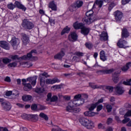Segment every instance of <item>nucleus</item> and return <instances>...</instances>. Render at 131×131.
Masks as SVG:
<instances>
[{"label":"nucleus","mask_w":131,"mask_h":131,"mask_svg":"<svg viewBox=\"0 0 131 131\" xmlns=\"http://www.w3.org/2000/svg\"><path fill=\"white\" fill-rule=\"evenodd\" d=\"M46 77V78H48V77H50V75H49L48 74V73H46V72H44V73H42V74H40V75H39V77Z\"/></svg>","instance_id":"48"},{"label":"nucleus","mask_w":131,"mask_h":131,"mask_svg":"<svg viewBox=\"0 0 131 131\" xmlns=\"http://www.w3.org/2000/svg\"><path fill=\"white\" fill-rule=\"evenodd\" d=\"M115 91L117 94H119V95H121L124 93V90H123V88H122L121 86H120V84H118L116 87H115Z\"/></svg>","instance_id":"21"},{"label":"nucleus","mask_w":131,"mask_h":131,"mask_svg":"<svg viewBox=\"0 0 131 131\" xmlns=\"http://www.w3.org/2000/svg\"><path fill=\"white\" fill-rule=\"evenodd\" d=\"M14 5L15 6V8H17V9H19L20 10H23V11H26V7L24 6L22 4L18 1H15L14 3Z\"/></svg>","instance_id":"18"},{"label":"nucleus","mask_w":131,"mask_h":131,"mask_svg":"<svg viewBox=\"0 0 131 131\" xmlns=\"http://www.w3.org/2000/svg\"><path fill=\"white\" fill-rule=\"evenodd\" d=\"M40 84L42 88L46 84V78L39 77Z\"/></svg>","instance_id":"34"},{"label":"nucleus","mask_w":131,"mask_h":131,"mask_svg":"<svg viewBox=\"0 0 131 131\" xmlns=\"http://www.w3.org/2000/svg\"><path fill=\"white\" fill-rule=\"evenodd\" d=\"M58 100V97L56 96H53L51 99H50V102H56V101H57Z\"/></svg>","instance_id":"53"},{"label":"nucleus","mask_w":131,"mask_h":131,"mask_svg":"<svg viewBox=\"0 0 131 131\" xmlns=\"http://www.w3.org/2000/svg\"><path fill=\"white\" fill-rule=\"evenodd\" d=\"M131 79H126V81H124L123 82V84H124L125 85H131Z\"/></svg>","instance_id":"45"},{"label":"nucleus","mask_w":131,"mask_h":131,"mask_svg":"<svg viewBox=\"0 0 131 131\" xmlns=\"http://www.w3.org/2000/svg\"><path fill=\"white\" fill-rule=\"evenodd\" d=\"M32 110H37V105L36 104H32L31 105Z\"/></svg>","instance_id":"60"},{"label":"nucleus","mask_w":131,"mask_h":131,"mask_svg":"<svg viewBox=\"0 0 131 131\" xmlns=\"http://www.w3.org/2000/svg\"><path fill=\"white\" fill-rule=\"evenodd\" d=\"M81 98L82 99H83L84 100H88V98H89V96H88V95H86V94H83V95H81Z\"/></svg>","instance_id":"58"},{"label":"nucleus","mask_w":131,"mask_h":131,"mask_svg":"<svg viewBox=\"0 0 131 131\" xmlns=\"http://www.w3.org/2000/svg\"><path fill=\"white\" fill-rule=\"evenodd\" d=\"M2 104L5 111H9V110H11L12 106L11 105V103H10V102H3Z\"/></svg>","instance_id":"24"},{"label":"nucleus","mask_w":131,"mask_h":131,"mask_svg":"<svg viewBox=\"0 0 131 131\" xmlns=\"http://www.w3.org/2000/svg\"><path fill=\"white\" fill-rule=\"evenodd\" d=\"M38 108L39 110H40L41 111H42V110H46V109H47V107L41 105H38Z\"/></svg>","instance_id":"51"},{"label":"nucleus","mask_w":131,"mask_h":131,"mask_svg":"<svg viewBox=\"0 0 131 131\" xmlns=\"http://www.w3.org/2000/svg\"><path fill=\"white\" fill-rule=\"evenodd\" d=\"M35 92H36L37 94H42V93L45 92V89L36 88L35 89Z\"/></svg>","instance_id":"40"},{"label":"nucleus","mask_w":131,"mask_h":131,"mask_svg":"<svg viewBox=\"0 0 131 131\" xmlns=\"http://www.w3.org/2000/svg\"><path fill=\"white\" fill-rule=\"evenodd\" d=\"M70 31V28L68 27V26H66L61 32V35H64L65 33H69Z\"/></svg>","instance_id":"33"},{"label":"nucleus","mask_w":131,"mask_h":131,"mask_svg":"<svg viewBox=\"0 0 131 131\" xmlns=\"http://www.w3.org/2000/svg\"><path fill=\"white\" fill-rule=\"evenodd\" d=\"M57 82H60V80L57 78H54L53 79H47L46 80V84H54Z\"/></svg>","instance_id":"13"},{"label":"nucleus","mask_w":131,"mask_h":131,"mask_svg":"<svg viewBox=\"0 0 131 131\" xmlns=\"http://www.w3.org/2000/svg\"><path fill=\"white\" fill-rule=\"evenodd\" d=\"M119 74L120 73L119 72H115L113 74L112 79L115 83H117L119 81Z\"/></svg>","instance_id":"16"},{"label":"nucleus","mask_w":131,"mask_h":131,"mask_svg":"<svg viewBox=\"0 0 131 131\" xmlns=\"http://www.w3.org/2000/svg\"><path fill=\"white\" fill-rule=\"evenodd\" d=\"M49 7L52 11H57V5L55 4V1H52L49 3Z\"/></svg>","instance_id":"27"},{"label":"nucleus","mask_w":131,"mask_h":131,"mask_svg":"<svg viewBox=\"0 0 131 131\" xmlns=\"http://www.w3.org/2000/svg\"><path fill=\"white\" fill-rule=\"evenodd\" d=\"M5 81H6L7 82H11V78L9 76H7L5 78Z\"/></svg>","instance_id":"64"},{"label":"nucleus","mask_w":131,"mask_h":131,"mask_svg":"<svg viewBox=\"0 0 131 131\" xmlns=\"http://www.w3.org/2000/svg\"><path fill=\"white\" fill-rule=\"evenodd\" d=\"M127 43V42L123 39V38H121L117 42V45L118 47L119 48L122 49H125V48H127V46H126V44Z\"/></svg>","instance_id":"10"},{"label":"nucleus","mask_w":131,"mask_h":131,"mask_svg":"<svg viewBox=\"0 0 131 131\" xmlns=\"http://www.w3.org/2000/svg\"><path fill=\"white\" fill-rule=\"evenodd\" d=\"M103 109V105L100 104L97 106V111L99 112V111H101Z\"/></svg>","instance_id":"57"},{"label":"nucleus","mask_w":131,"mask_h":131,"mask_svg":"<svg viewBox=\"0 0 131 131\" xmlns=\"http://www.w3.org/2000/svg\"><path fill=\"white\" fill-rule=\"evenodd\" d=\"M11 58L12 60H19L20 59H22V57H19V55H11Z\"/></svg>","instance_id":"44"},{"label":"nucleus","mask_w":131,"mask_h":131,"mask_svg":"<svg viewBox=\"0 0 131 131\" xmlns=\"http://www.w3.org/2000/svg\"><path fill=\"white\" fill-rule=\"evenodd\" d=\"M74 55H75L76 56H77L78 57H83V53L80 52L79 51L76 52Z\"/></svg>","instance_id":"47"},{"label":"nucleus","mask_w":131,"mask_h":131,"mask_svg":"<svg viewBox=\"0 0 131 131\" xmlns=\"http://www.w3.org/2000/svg\"><path fill=\"white\" fill-rule=\"evenodd\" d=\"M104 3V1L103 0H96L93 5L92 9H95L97 8V6H98V8H102V6H103V3Z\"/></svg>","instance_id":"17"},{"label":"nucleus","mask_w":131,"mask_h":131,"mask_svg":"<svg viewBox=\"0 0 131 131\" xmlns=\"http://www.w3.org/2000/svg\"><path fill=\"white\" fill-rule=\"evenodd\" d=\"M97 107V104H91L88 105V108L89 111H93L95 108Z\"/></svg>","instance_id":"37"},{"label":"nucleus","mask_w":131,"mask_h":131,"mask_svg":"<svg viewBox=\"0 0 131 131\" xmlns=\"http://www.w3.org/2000/svg\"><path fill=\"white\" fill-rule=\"evenodd\" d=\"M113 71H114V69H111L110 70L103 69L101 70L97 71L96 73L98 74V75H103V74H111Z\"/></svg>","instance_id":"9"},{"label":"nucleus","mask_w":131,"mask_h":131,"mask_svg":"<svg viewBox=\"0 0 131 131\" xmlns=\"http://www.w3.org/2000/svg\"><path fill=\"white\" fill-rule=\"evenodd\" d=\"M6 96H7V97H10V96H11V95H15V94L12 93V91H7L6 93Z\"/></svg>","instance_id":"59"},{"label":"nucleus","mask_w":131,"mask_h":131,"mask_svg":"<svg viewBox=\"0 0 131 131\" xmlns=\"http://www.w3.org/2000/svg\"><path fill=\"white\" fill-rule=\"evenodd\" d=\"M129 36V33L127 31V29L124 28L122 30L121 37L122 38H127Z\"/></svg>","instance_id":"22"},{"label":"nucleus","mask_w":131,"mask_h":131,"mask_svg":"<svg viewBox=\"0 0 131 131\" xmlns=\"http://www.w3.org/2000/svg\"><path fill=\"white\" fill-rule=\"evenodd\" d=\"M7 8L9 9V10H13L15 9V8H16V6H15V4H13L12 3H10L7 5Z\"/></svg>","instance_id":"39"},{"label":"nucleus","mask_w":131,"mask_h":131,"mask_svg":"<svg viewBox=\"0 0 131 131\" xmlns=\"http://www.w3.org/2000/svg\"><path fill=\"white\" fill-rule=\"evenodd\" d=\"M11 62H12V59L8 57L2 58L0 59V68L4 69L6 67V65L11 63Z\"/></svg>","instance_id":"5"},{"label":"nucleus","mask_w":131,"mask_h":131,"mask_svg":"<svg viewBox=\"0 0 131 131\" xmlns=\"http://www.w3.org/2000/svg\"><path fill=\"white\" fill-rule=\"evenodd\" d=\"M74 99V102H75V101H78V103H80L81 104H82L84 103V99L81 98V95L80 94L75 96Z\"/></svg>","instance_id":"15"},{"label":"nucleus","mask_w":131,"mask_h":131,"mask_svg":"<svg viewBox=\"0 0 131 131\" xmlns=\"http://www.w3.org/2000/svg\"><path fill=\"white\" fill-rule=\"evenodd\" d=\"M80 108H78V107H76L74 108L73 110V113H78V112H80Z\"/></svg>","instance_id":"55"},{"label":"nucleus","mask_w":131,"mask_h":131,"mask_svg":"<svg viewBox=\"0 0 131 131\" xmlns=\"http://www.w3.org/2000/svg\"><path fill=\"white\" fill-rule=\"evenodd\" d=\"M74 101H70L69 103V105L66 107V111L68 112H73V109L74 108Z\"/></svg>","instance_id":"20"},{"label":"nucleus","mask_w":131,"mask_h":131,"mask_svg":"<svg viewBox=\"0 0 131 131\" xmlns=\"http://www.w3.org/2000/svg\"><path fill=\"white\" fill-rule=\"evenodd\" d=\"M114 16L115 17L116 22H117V23H120V21L123 17V13H122L120 11L117 10L114 12Z\"/></svg>","instance_id":"4"},{"label":"nucleus","mask_w":131,"mask_h":131,"mask_svg":"<svg viewBox=\"0 0 131 131\" xmlns=\"http://www.w3.org/2000/svg\"><path fill=\"white\" fill-rule=\"evenodd\" d=\"M85 46L87 49H89V50H92L93 49V47L94 46L93 45V43L92 42H87L85 43Z\"/></svg>","instance_id":"42"},{"label":"nucleus","mask_w":131,"mask_h":131,"mask_svg":"<svg viewBox=\"0 0 131 131\" xmlns=\"http://www.w3.org/2000/svg\"><path fill=\"white\" fill-rule=\"evenodd\" d=\"M131 65V62H129L126 63L125 66H124L123 67H122V71H123V72H125L129 69V67H130Z\"/></svg>","instance_id":"32"},{"label":"nucleus","mask_w":131,"mask_h":131,"mask_svg":"<svg viewBox=\"0 0 131 131\" xmlns=\"http://www.w3.org/2000/svg\"><path fill=\"white\" fill-rule=\"evenodd\" d=\"M32 57V53L31 52L27 54V55H24L21 57V59H23L24 60H26L27 58H31Z\"/></svg>","instance_id":"43"},{"label":"nucleus","mask_w":131,"mask_h":131,"mask_svg":"<svg viewBox=\"0 0 131 131\" xmlns=\"http://www.w3.org/2000/svg\"><path fill=\"white\" fill-rule=\"evenodd\" d=\"M129 116H131V110L128 111L125 114L124 116V119L122 121V123L125 124L127 122H128V121L130 120L129 118H128Z\"/></svg>","instance_id":"12"},{"label":"nucleus","mask_w":131,"mask_h":131,"mask_svg":"<svg viewBox=\"0 0 131 131\" xmlns=\"http://www.w3.org/2000/svg\"><path fill=\"white\" fill-rule=\"evenodd\" d=\"M115 3H112L110 4L109 6H108V10L110 11H111V10H112V9H113V8H114V7H115Z\"/></svg>","instance_id":"50"},{"label":"nucleus","mask_w":131,"mask_h":131,"mask_svg":"<svg viewBox=\"0 0 131 131\" xmlns=\"http://www.w3.org/2000/svg\"><path fill=\"white\" fill-rule=\"evenodd\" d=\"M22 36L23 44L24 46H26L29 43V37L24 33L22 34Z\"/></svg>","instance_id":"19"},{"label":"nucleus","mask_w":131,"mask_h":131,"mask_svg":"<svg viewBox=\"0 0 131 131\" xmlns=\"http://www.w3.org/2000/svg\"><path fill=\"white\" fill-rule=\"evenodd\" d=\"M0 47L5 50H10V45L6 41H0Z\"/></svg>","instance_id":"14"},{"label":"nucleus","mask_w":131,"mask_h":131,"mask_svg":"<svg viewBox=\"0 0 131 131\" xmlns=\"http://www.w3.org/2000/svg\"><path fill=\"white\" fill-rule=\"evenodd\" d=\"M89 86H91V88H92V89H94V90H95V89H99V86H98L97 85H95V84H94L93 83H90Z\"/></svg>","instance_id":"49"},{"label":"nucleus","mask_w":131,"mask_h":131,"mask_svg":"<svg viewBox=\"0 0 131 131\" xmlns=\"http://www.w3.org/2000/svg\"><path fill=\"white\" fill-rule=\"evenodd\" d=\"M92 111H86L83 113V114L85 116H88L89 117H92L96 115V113L92 112Z\"/></svg>","instance_id":"28"},{"label":"nucleus","mask_w":131,"mask_h":131,"mask_svg":"<svg viewBox=\"0 0 131 131\" xmlns=\"http://www.w3.org/2000/svg\"><path fill=\"white\" fill-rule=\"evenodd\" d=\"M22 26L23 28L25 29H28L29 30L32 29V28H34V25L32 22L29 21V20L27 19H24L23 20V23H22Z\"/></svg>","instance_id":"2"},{"label":"nucleus","mask_w":131,"mask_h":131,"mask_svg":"<svg viewBox=\"0 0 131 131\" xmlns=\"http://www.w3.org/2000/svg\"><path fill=\"white\" fill-rule=\"evenodd\" d=\"M18 42L19 39H18V38H16V37H13L10 41V43L14 50L17 49Z\"/></svg>","instance_id":"11"},{"label":"nucleus","mask_w":131,"mask_h":131,"mask_svg":"<svg viewBox=\"0 0 131 131\" xmlns=\"http://www.w3.org/2000/svg\"><path fill=\"white\" fill-rule=\"evenodd\" d=\"M100 59L103 62H105V61H107V56H106V53L103 50H102L100 52Z\"/></svg>","instance_id":"25"},{"label":"nucleus","mask_w":131,"mask_h":131,"mask_svg":"<svg viewBox=\"0 0 131 131\" xmlns=\"http://www.w3.org/2000/svg\"><path fill=\"white\" fill-rule=\"evenodd\" d=\"M106 107L107 110V112H111L112 111V106H111V105L108 104Z\"/></svg>","instance_id":"54"},{"label":"nucleus","mask_w":131,"mask_h":131,"mask_svg":"<svg viewBox=\"0 0 131 131\" xmlns=\"http://www.w3.org/2000/svg\"><path fill=\"white\" fill-rule=\"evenodd\" d=\"M83 126L88 129H92V128H94V127H95V124L91 120L87 119Z\"/></svg>","instance_id":"7"},{"label":"nucleus","mask_w":131,"mask_h":131,"mask_svg":"<svg viewBox=\"0 0 131 131\" xmlns=\"http://www.w3.org/2000/svg\"><path fill=\"white\" fill-rule=\"evenodd\" d=\"M23 85H24V90L26 92L32 89V86H31V83H23Z\"/></svg>","instance_id":"30"},{"label":"nucleus","mask_w":131,"mask_h":131,"mask_svg":"<svg viewBox=\"0 0 131 131\" xmlns=\"http://www.w3.org/2000/svg\"><path fill=\"white\" fill-rule=\"evenodd\" d=\"M39 116L41 117V118H43V119H45V120H49V117H48V115L45 114V113H40Z\"/></svg>","instance_id":"38"},{"label":"nucleus","mask_w":131,"mask_h":131,"mask_svg":"<svg viewBox=\"0 0 131 131\" xmlns=\"http://www.w3.org/2000/svg\"><path fill=\"white\" fill-rule=\"evenodd\" d=\"M84 25L82 23H79L78 24H74V28L75 29H81L82 30V28H84Z\"/></svg>","instance_id":"31"},{"label":"nucleus","mask_w":131,"mask_h":131,"mask_svg":"<svg viewBox=\"0 0 131 131\" xmlns=\"http://www.w3.org/2000/svg\"><path fill=\"white\" fill-rule=\"evenodd\" d=\"M100 40L102 41H106L108 40V34L105 31H103L101 34L100 35Z\"/></svg>","instance_id":"23"},{"label":"nucleus","mask_w":131,"mask_h":131,"mask_svg":"<svg viewBox=\"0 0 131 131\" xmlns=\"http://www.w3.org/2000/svg\"><path fill=\"white\" fill-rule=\"evenodd\" d=\"M16 66H17V63L16 62H12L8 64L9 68L16 67Z\"/></svg>","instance_id":"56"},{"label":"nucleus","mask_w":131,"mask_h":131,"mask_svg":"<svg viewBox=\"0 0 131 131\" xmlns=\"http://www.w3.org/2000/svg\"><path fill=\"white\" fill-rule=\"evenodd\" d=\"M112 121H113V120L111 118H108L107 119V121L106 122L107 124H111V123H112Z\"/></svg>","instance_id":"63"},{"label":"nucleus","mask_w":131,"mask_h":131,"mask_svg":"<svg viewBox=\"0 0 131 131\" xmlns=\"http://www.w3.org/2000/svg\"><path fill=\"white\" fill-rule=\"evenodd\" d=\"M86 16L83 18L82 20L86 24L90 25L95 22V21H97L98 20V18L96 15L94 14V11L92 10H89L86 12Z\"/></svg>","instance_id":"1"},{"label":"nucleus","mask_w":131,"mask_h":131,"mask_svg":"<svg viewBox=\"0 0 131 131\" xmlns=\"http://www.w3.org/2000/svg\"><path fill=\"white\" fill-rule=\"evenodd\" d=\"M65 56V53L63 50H61L59 53L54 56V59H58V60H61L63 57Z\"/></svg>","instance_id":"26"},{"label":"nucleus","mask_w":131,"mask_h":131,"mask_svg":"<svg viewBox=\"0 0 131 131\" xmlns=\"http://www.w3.org/2000/svg\"><path fill=\"white\" fill-rule=\"evenodd\" d=\"M36 79H37V77L36 76H34L33 77H29L26 79H23L22 82H23V83H26L27 81H29L31 83V85H33V86H34L36 84Z\"/></svg>","instance_id":"6"},{"label":"nucleus","mask_w":131,"mask_h":131,"mask_svg":"<svg viewBox=\"0 0 131 131\" xmlns=\"http://www.w3.org/2000/svg\"><path fill=\"white\" fill-rule=\"evenodd\" d=\"M21 117L24 119H28V120H31L33 122L37 121L38 120V118L36 115H26L24 114L21 116Z\"/></svg>","instance_id":"3"},{"label":"nucleus","mask_w":131,"mask_h":131,"mask_svg":"<svg viewBox=\"0 0 131 131\" xmlns=\"http://www.w3.org/2000/svg\"><path fill=\"white\" fill-rule=\"evenodd\" d=\"M105 89L106 90H107V91H109L110 93H112V92H113V86H106Z\"/></svg>","instance_id":"52"},{"label":"nucleus","mask_w":131,"mask_h":131,"mask_svg":"<svg viewBox=\"0 0 131 131\" xmlns=\"http://www.w3.org/2000/svg\"><path fill=\"white\" fill-rule=\"evenodd\" d=\"M82 5H83V2L81 1H77L76 3L72 4L71 7L70 9H72V11H74V10H76L77 9H79L81 7H82Z\"/></svg>","instance_id":"8"},{"label":"nucleus","mask_w":131,"mask_h":131,"mask_svg":"<svg viewBox=\"0 0 131 131\" xmlns=\"http://www.w3.org/2000/svg\"><path fill=\"white\" fill-rule=\"evenodd\" d=\"M87 120H88V118H85L83 117H81L79 119V122L82 125H83L84 123H85Z\"/></svg>","instance_id":"36"},{"label":"nucleus","mask_w":131,"mask_h":131,"mask_svg":"<svg viewBox=\"0 0 131 131\" xmlns=\"http://www.w3.org/2000/svg\"><path fill=\"white\" fill-rule=\"evenodd\" d=\"M62 88V85H55L52 86V90H60Z\"/></svg>","instance_id":"46"},{"label":"nucleus","mask_w":131,"mask_h":131,"mask_svg":"<svg viewBox=\"0 0 131 131\" xmlns=\"http://www.w3.org/2000/svg\"><path fill=\"white\" fill-rule=\"evenodd\" d=\"M130 2V0H122V4L123 5H126V4H128Z\"/></svg>","instance_id":"62"},{"label":"nucleus","mask_w":131,"mask_h":131,"mask_svg":"<svg viewBox=\"0 0 131 131\" xmlns=\"http://www.w3.org/2000/svg\"><path fill=\"white\" fill-rule=\"evenodd\" d=\"M31 99H32V97L30 95H24L22 97V99L25 102L27 101H30Z\"/></svg>","instance_id":"35"},{"label":"nucleus","mask_w":131,"mask_h":131,"mask_svg":"<svg viewBox=\"0 0 131 131\" xmlns=\"http://www.w3.org/2000/svg\"><path fill=\"white\" fill-rule=\"evenodd\" d=\"M72 38V39L75 41L77 39V35H76V33H72L71 35L69 36V38Z\"/></svg>","instance_id":"41"},{"label":"nucleus","mask_w":131,"mask_h":131,"mask_svg":"<svg viewBox=\"0 0 131 131\" xmlns=\"http://www.w3.org/2000/svg\"><path fill=\"white\" fill-rule=\"evenodd\" d=\"M52 99V93H48L47 95V101H50Z\"/></svg>","instance_id":"61"},{"label":"nucleus","mask_w":131,"mask_h":131,"mask_svg":"<svg viewBox=\"0 0 131 131\" xmlns=\"http://www.w3.org/2000/svg\"><path fill=\"white\" fill-rule=\"evenodd\" d=\"M90 28H86L84 27L81 30V32L82 34H83V35H88L89 33H90Z\"/></svg>","instance_id":"29"}]
</instances>
